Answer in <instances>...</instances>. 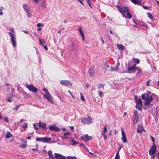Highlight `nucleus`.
Masks as SVG:
<instances>
[{
	"instance_id": "obj_63",
	"label": "nucleus",
	"mask_w": 159,
	"mask_h": 159,
	"mask_svg": "<svg viewBox=\"0 0 159 159\" xmlns=\"http://www.w3.org/2000/svg\"><path fill=\"white\" fill-rule=\"evenodd\" d=\"M7 101L9 102H11L12 101V100L11 99H9V98H8L7 99Z\"/></svg>"
},
{
	"instance_id": "obj_53",
	"label": "nucleus",
	"mask_w": 159,
	"mask_h": 159,
	"mask_svg": "<svg viewBox=\"0 0 159 159\" xmlns=\"http://www.w3.org/2000/svg\"><path fill=\"white\" fill-rule=\"evenodd\" d=\"M105 66L106 69H107L109 67V65H107V64H106L105 65Z\"/></svg>"
},
{
	"instance_id": "obj_8",
	"label": "nucleus",
	"mask_w": 159,
	"mask_h": 159,
	"mask_svg": "<svg viewBox=\"0 0 159 159\" xmlns=\"http://www.w3.org/2000/svg\"><path fill=\"white\" fill-rule=\"evenodd\" d=\"M26 87L30 91L34 93H36L38 90V89L36 87L34 86L32 84H27L26 85Z\"/></svg>"
},
{
	"instance_id": "obj_22",
	"label": "nucleus",
	"mask_w": 159,
	"mask_h": 159,
	"mask_svg": "<svg viewBox=\"0 0 159 159\" xmlns=\"http://www.w3.org/2000/svg\"><path fill=\"white\" fill-rule=\"evenodd\" d=\"M117 47L120 50L122 51L124 49V46L121 44H118Z\"/></svg>"
},
{
	"instance_id": "obj_42",
	"label": "nucleus",
	"mask_w": 159,
	"mask_h": 159,
	"mask_svg": "<svg viewBox=\"0 0 159 159\" xmlns=\"http://www.w3.org/2000/svg\"><path fill=\"white\" fill-rule=\"evenodd\" d=\"M86 2H87V3H88V4H89V5L90 7L91 8H92V6L91 5V2H90V0H86Z\"/></svg>"
},
{
	"instance_id": "obj_6",
	"label": "nucleus",
	"mask_w": 159,
	"mask_h": 159,
	"mask_svg": "<svg viewBox=\"0 0 159 159\" xmlns=\"http://www.w3.org/2000/svg\"><path fill=\"white\" fill-rule=\"evenodd\" d=\"M133 113V124L134 125H135L139 121V117L138 115V112L137 110H134Z\"/></svg>"
},
{
	"instance_id": "obj_19",
	"label": "nucleus",
	"mask_w": 159,
	"mask_h": 159,
	"mask_svg": "<svg viewBox=\"0 0 159 159\" xmlns=\"http://www.w3.org/2000/svg\"><path fill=\"white\" fill-rule=\"evenodd\" d=\"M88 72L91 77H93L95 75V72L93 69H89L88 70Z\"/></svg>"
},
{
	"instance_id": "obj_23",
	"label": "nucleus",
	"mask_w": 159,
	"mask_h": 159,
	"mask_svg": "<svg viewBox=\"0 0 159 159\" xmlns=\"http://www.w3.org/2000/svg\"><path fill=\"white\" fill-rule=\"evenodd\" d=\"M118 68V66H116L115 67H112V66H111V69L110 70L112 72L113 71H116L117 70Z\"/></svg>"
},
{
	"instance_id": "obj_40",
	"label": "nucleus",
	"mask_w": 159,
	"mask_h": 159,
	"mask_svg": "<svg viewBox=\"0 0 159 159\" xmlns=\"http://www.w3.org/2000/svg\"><path fill=\"white\" fill-rule=\"evenodd\" d=\"M21 106V105H16L14 109L16 111H17V109L18 108Z\"/></svg>"
},
{
	"instance_id": "obj_45",
	"label": "nucleus",
	"mask_w": 159,
	"mask_h": 159,
	"mask_svg": "<svg viewBox=\"0 0 159 159\" xmlns=\"http://www.w3.org/2000/svg\"><path fill=\"white\" fill-rule=\"evenodd\" d=\"M27 146V144H24L21 146H20V147H21L22 148H25Z\"/></svg>"
},
{
	"instance_id": "obj_34",
	"label": "nucleus",
	"mask_w": 159,
	"mask_h": 159,
	"mask_svg": "<svg viewBox=\"0 0 159 159\" xmlns=\"http://www.w3.org/2000/svg\"><path fill=\"white\" fill-rule=\"evenodd\" d=\"M104 85L102 84H99L98 85V89L102 88L103 89H104Z\"/></svg>"
},
{
	"instance_id": "obj_60",
	"label": "nucleus",
	"mask_w": 159,
	"mask_h": 159,
	"mask_svg": "<svg viewBox=\"0 0 159 159\" xmlns=\"http://www.w3.org/2000/svg\"><path fill=\"white\" fill-rule=\"evenodd\" d=\"M44 48L46 50H47L48 49V47L46 45H45L44 46Z\"/></svg>"
},
{
	"instance_id": "obj_12",
	"label": "nucleus",
	"mask_w": 159,
	"mask_h": 159,
	"mask_svg": "<svg viewBox=\"0 0 159 159\" xmlns=\"http://www.w3.org/2000/svg\"><path fill=\"white\" fill-rule=\"evenodd\" d=\"M92 137L89 136L87 134H84L81 137V139L84 141L92 140Z\"/></svg>"
},
{
	"instance_id": "obj_44",
	"label": "nucleus",
	"mask_w": 159,
	"mask_h": 159,
	"mask_svg": "<svg viewBox=\"0 0 159 159\" xmlns=\"http://www.w3.org/2000/svg\"><path fill=\"white\" fill-rule=\"evenodd\" d=\"M37 125H38V124L37 123L34 124V125H33L34 127V128L36 130L38 129V128L37 127Z\"/></svg>"
},
{
	"instance_id": "obj_7",
	"label": "nucleus",
	"mask_w": 159,
	"mask_h": 159,
	"mask_svg": "<svg viewBox=\"0 0 159 159\" xmlns=\"http://www.w3.org/2000/svg\"><path fill=\"white\" fill-rule=\"evenodd\" d=\"M8 33L9 34L11 37V40L12 45L14 47H15L16 46V38L15 36V34H11V33L10 32H9Z\"/></svg>"
},
{
	"instance_id": "obj_18",
	"label": "nucleus",
	"mask_w": 159,
	"mask_h": 159,
	"mask_svg": "<svg viewBox=\"0 0 159 159\" xmlns=\"http://www.w3.org/2000/svg\"><path fill=\"white\" fill-rule=\"evenodd\" d=\"M39 126L40 128H42L44 129H45L47 128L45 123H43L41 121L39 122Z\"/></svg>"
},
{
	"instance_id": "obj_58",
	"label": "nucleus",
	"mask_w": 159,
	"mask_h": 159,
	"mask_svg": "<svg viewBox=\"0 0 159 159\" xmlns=\"http://www.w3.org/2000/svg\"><path fill=\"white\" fill-rule=\"evenodd\" d=\"M149 81L148 80V81L147 82V83H146V85H147V86H149Z\"/></svg>"
},
{
	"instance_id": "obj_20",
	"label": "nucleus",
	"mask_w": 159,
	"mask_h": 159,
	"mask_svg": "<svg viewBox=\"0 0 159 159\" xmlns=\"http://www.w3.org/2000/svg\"><path fill=\"white\" fill-rule=\"evenodd\" d=\"M135 70L137 71V72L136 73V75H139V76H141V72L142 70L141 69L138 67H136Z\"/></svg>"
},
{
	"instance_id": "obj_41",
	"label": "nucleus",
	"mask_w": 159,
	"mask_h": 159,
	"mask_svg": "<svg viewBox=\"0 0 159 159\" xmlns=\"http://www.w3.org/2000/svg\"><path fill=\"white\" fill-rule=\"evenodd\" d=\"M9 30L12 32V33L11 34H15V32L14 30V29L12 28H11L9 29Z\"/></svg>"
},
{
	"instance_id": "obj_27",
	"label": "nucleus",
	"mask_w": 159,
	"mask_h": 159,
	"mask_svg": "<svg viewBox=\"0 0 159 159\" xmlns=\"http://www.w3.org/2000/svg\"><path fill=\"white\" fill-rule=\"evenodd\" d=\"M120 150V148L119 149L118 151H117V152L116 153V156L115 158V159H120V156H119V151Z\"/></svg>"
},
{
	"instance_id": "obj_61",
	"label": "nucleus",
	"mask_w": 159,
	"mask_h": 159,
	"mask_svg": "<svg viewBox=\"0 0 159 159\" xmlns=\"http://www.w3.org/2000/svg\"><path fill=\"white\" fill-rule=\"evenodd\" d=\"M81 36H82V40L84 41V35H83Z\"/></svg>"
},
{
	"instance_id": "obj_30",
	"label": "nucleus",
	"mask_w": 159,
	"mask_h": 159,
	"mask_svg": "<svg viewBox=\"0 0 159 159\" xmlns=\"http://www.w3.org/2000/svg\"><path fill=\"white\" fill-rule=\"evenodd\" d=\"M106 133V132H104L103 131L102 132V134L103 136L104 139L105 140L107 139V137L106 134H105Z\"/></svg>"
},
{
	"instance_id": "obj_59",
	"label": "nucleus",
	"mask_w": 159,
	"mask_h": 159,
	"mask_svg": "<svg viewBox=\"0 0 159 159\" xmlns=\"http://www.w3.org/2000/svg\"><path fill=\"white\" fill-rule=\"evenodd\" d=\"M34 0V2L38 4L39 0Z\"/></svg>"
},
{
	"instance_id": "obj_10",
	"label": "nucleus",
	"mask_w": 159,
	"mask_h": 159,
	"mask_svg": "<svg viewBox=\"0 0 159 159\" xmlns=\"http://www.w3.org/2000/svg\"><path fill=\"white\" fill-rule=\"evenodd\" d=\"M156 146L155 143H153V145L151 147L149 152V154L150 155H152L156 152Z\"/></svg>"
},
{
	"instance_id": "obj_4",
	"label": "nucleus",
	"mask_w": 159,
	"mask_h": 159,
	"mask_svg": "<svg viewBox=\"0 0 159 159\" xmlns=\"http://www.w3.org/2000/svg\"><path fill=\"white\" fill-rule=\"evenodd\" d=\"M36 140L37 141H40L44 143H48L51 140V138L50 137L48 138L47 137L43 138L37 137L36 139Z\"/></svg>"
},
{
	"instance_id": "obj_24",
	"label": "nucleus",
	"mask_w": 159,
	"mask_h": 159,
	"mask_svg": "<svg viewBox=\"0 0 159 159\" xmlns=\"http://www.w3.org/2000/svg\"><path fill=\"white\" fill-rule=\"evenodd\" d=\"M133 61H134L135 63L137 64H139L140 62V60L139 59L136 58H133L131 62Z\"/></svg>"
},
{
	"instance_id": "obj_2",
	"label": "nucleus",
	"mask_w": 159,
	"mask_h": 159,
	"mask_svg": "<svg viewBox=\"0 0 159 159\" xmlns=\"http://www.w3.org/2000/svg\"><path fill=\"white\" fill-rule=\"evenodd\" d=\"M116 7L117 8L118 10L121 13L122 16L123 17H127L129 19L132 18V16L129 13V11L127 8L125 7H123L122 6H117Z\"/></svg>"
},
{
	"instance_id": "obj_26",
	"label": "nucleus",
	"mask_w": 159,
	"mask_h": 159,
	"mask_svg": "<svg viewBox=\"0 0 159 159\" xmlns=\"http://www.w3.org/2000/svg\"><path fill=\"white\" fill-rule=\"evenodd\" d=\"M131 2L135 4L140 5V2L137 0H130Z\"/></svg>"
},
{
	"instance_id": "obj_33",
	"label": "nucleus",
	"mask_w": 159,
	"mask_h": 159,
	"mask_svg": "<svg viewBox=\"0 0 159 159\" xmlns=\"http://www.w3.org/2000/svg\"><path fill=\"white\" fill-rule=\"evenodd\" d=\"M78 31H79V32L80 33L81 35H84L83 30L81 28H79Z\"/></svg>"
},
{
	"instance_id": "obj_14",
	"label": "nucleus",
	"mask_w": 159,
	"mask_h": 159,
	"mask_svg": "<svg viewBox=\"0 0 159 159\" xmlns=\"http://www.w3.org/2000/svg\"><path fill=\"white\" fill-rule=\"evenodd\" d=\"M49 129L51 130H53L56 132L59 131L60 129L58 128L55 125L49 127Z\"/></svg>"
},
{
	"instance_id": "obj_43",
	"label": "nucleus",
	"mask_w": 159,
	"mask_h": 159,
	"mask_svg": "<svg viewBox=\"0 0 159 159\" xmlns=\"http://www.w3.org/2000/svg\"><path fill=\"white\" fill-rule=\"evenodd\" d=\"M39 41L40 44H41L42 45H43L45 43V42L44 41H43V40H42L40 38L39 39Z\"/></svg>"
},
{
	"instance_id": "obj_52",
	"label": "nucleus",
	"mask_w": 159,
	"mask_h": 159,
	"mask_svg": "<svg viewBox=\"0 0 159 159\" xmlns=\"http://www.w3.org/2000/svg\"><path fill=\"white\" fill-rule=\"evenodd\" d=\"M121 134H125V132H124V131L123 129V128H122L121 129Z\"/></svg>"
},
{
	"instance_id": "obj_29",
	"label": "nucleus",
	"mask_w": 159,
	"mask_h": 159,
	"mask_svg": "<svg viewBox=\"0 0 159 159\" xmlns=\"http://www.w3.org/2000/svg\"><path fill=\"white\" fill-rule=\"evenodd\" d=\"M71 140L73 143V145H74L78 143V142L76 141L75 139H74L73 138H71Z\"/></svg>"
},
{
	"instance_id": "obj_47",
	"label": "nucleus",
	"mask_w": 159,
	"mask_h": 159,
	"mask_svg": "<svg viewBox=\"0 0 159 159\" xmlns=\"http://www.w3.org/2000/svg\"><path fill=\"white\" fill-rule=\"evenodd\" d=\"M103 131L104 132L107 133V126L106 125H105V127L104 128V130L102 131Z\"/></svg>"
},
{
	"instance_id": "obj_13",
	"label": "nucleus",
	"mask_w": 159,
	"mask_h": 159,
	"mask_svg": "<svg viewBox=\"0 0 159 159\" xmlns=\"http://www.w3.org/2000/svg\"><path fill=\"white\" fill-rule=\"evenodd\" d=\"M60 83L61 85L65 86H68L69 85L70 86L72 85L71 83L67 80H61L60 81Z\"/></svg>"
},
{
	"instance_id": "obj_1",
	"label": "nucleus",
	"mask_w": 159,
	"mask_h": 159,
	"mask_svg": "<svg viewBox=\"0 0 159 159\" xmlns=\"http://www.w3.org/2000/svg\"><path fill=\"white\" fill-rule=\"evenodd\" d=\"M155 95L150 93H145L141 95V97L143 100V101L144 104L145 105H149L152 102Z\"/></svg>"
},
{
	"instance_id": "obj_36",
	"label": "nucleus",
	"mask_w": 159,
	"mask_h": 159,
	"mask_svg": "<svg viewBox=\"0 0 159 159\" xmlns=\"http://www.w3.org/2000/svg\"><path fill=\"white\" fill-rule=\"evenodd\" d=\"M148 17L150 19H152L153 18L151 14L149 12L147 13Z\"/></svg>"
},
{
	"instance_id": "obj_32",
	"label": "nucleus",
	"mask_w": 159,
	"mask_h": 159,
	"mask_svg": "<svg viewBox=\"0 0 159 159\" xmlns=\"http://www.w3.org/2000/svg\"><path fill=\"white\" fill-rule=\"evenodd\" d=\"M40 6L42 7H43V8H45L46 7V6L45 5V1H44L42 2L41 3Z\"/></svg>"
},
{
	"instance_id": "obj_31",
	"label": "nucleus",
	"mask_w": 159,
	"mask_h": 159,
	"mask_svg": "<svg viewBox=\"0 0 159 159\" xmlns=\"http://www.w3.org/2000/svg\"><path fill=\"white\" fill-rule=\"evenodd\" d=\"M70 133L69 132H66L64 134V137L63 138L65 139H68L69 137H68L66 136V135L68 134L70 135Z\"/></svg>"
},
{
	"instance_id": "obj_48",
	"label": "nucleus",
	"mask_w": 159,
	"mask_h": 159,
	"mask_svg": "<svg viewBox=\"0 0 159 159\" xmlns=\"http://www.w3.org/2000/svg\"><path fill=\"white\" fill-rule=\"evenodd\" d=\"M48 153L49 156H50L51 155H52V151H49Z\"/></svg>"
},
{
	"instance_id": "obj_51",
	"label": "nucleus",
	"mask_w": 159,
	"mask_h": 159,
	"mask_svg": "<svg viewBox=\"0 0 159 159\" xmlns=\"http://www.w3.org/2000/svg\"><path fill=\"white\" fill-rule=\"evenodd\" d=\"M81 99L83 102H84L85 101V99L83 96L81 97Z\"/></svg>"
},
{
	"instance_id": "obj_28",
	"label": "nucleus",
	"mask_w": 159,
	"mask_h": 159,
	"mask_svg": "<svg viewBox=\"0 0 159 159\" xmlns=\"http://www.w3.org/2000/svg\"><path fill=\"white\" fill-rule=\"evenodd\" d=\"M43 90L45 93V94H43V95H46L47 94H49L50 93H49V92H48V89L46 88H44L43 89Z\"/></svg>"
},
{
	"instance_id": "obj_39",
	"label": "nucleus",
	"mask_w": 159,
	"mask_h": 159,
	"mask_svg": "<svg viewBox=\"0 0 159 159\" xmlns=\"http://www.w3.org/2000/svg\"><path fill=\"white\" fill-rule=\"evenodd\" d=\"M22 127L23 128L25 129L27 127V124L26 123H24L22 126Z\"/></svg>"
},
{
	"instance_id": "obj_62",
	"label": "nucleus",
	"mask_w": 159,
	"mask_h": 159,
	"mask_svg": "<svg viewBox=\"0 0 159 159\" xmlns=\"http://www.w3.org/2000/svg\"><path fill=\"white\" fill-rule=\"evenodd\" d=\"M23 32L26 34H28V31L27 30H24Z\"/></svg>"
},
{
	"instance_id": "obj_9",
	"label": "nucleus",
	"mask_w": 159,
	"mask_h": 159,
	"mask_svg": "<svg viewBox=\"0 0 159 159\" xmlns=\"http://www.w3.org/2000/svg\"><path fill=\"white\" fill-rule=\"evenodd\" d=\"M131 62H130L128 63V66L127 67V70L129 71V73H131L132 72V71L133 70H135V68H136V64H134L132 66H131Z\"/></svg>"
},
{
	"instance_id": "obj_57",
	"label": "nucleus",
	"mask_w": 159,
	"mask_h": 159,
	"mask_svg": "<svg viewBox=\"0 0 159 159\" xmlns=\"http://www.w3.org/2000/svg\"><path fill=\"white\" fill-rule=\"evenodd\" d=\"M70 130H73L74 129V127L73 126H70Z\"/></svg>"
},
{
	"instance_id": "obj_56",
	"label": "nucleus",
	"mask_w": 159,
	"mask_h": 159,
	"mask_svg": "<svg viewBox=\"0 0 159 159\" xmlns=\"http://www.w3.org/2000/svg\"><path fill=\"white\" fill-rule=\"evenodd\" d=\"M49 158H50H50H51V159H54L53 155L52 154L51 155V156H49Z\"/></svg>"
},
{
	"instance_id": "obj_17",
	"label": "nucleus",
	"mask_w": 159,
	"mask_h": 159,
	"mask_svg": "<svg viewBox=\"0 0 159 159\" xmlns=\"http://www.w3.org/2000/svg\"><path fill=\"white\" fill-rule=\"evenodd\" d=\"M23 8L25 11L28 14H30V10L29 9L28 6L27 4H24L23 5Z\"/></svg>"
},
{
	"instance_id": "obj_46",
	"label": "nucleus",
	"mask_w": 159,
	"mask_h": 159,
	"mask_svg": "<svg viewBox=\"0 0 159 159\" xmlns=\"http://www.w3.org/2000/svg\"><path fill=\"white\" fill-rule=\"evenodd\" d=\"M4 120L5 121H6L7 123H9V120L8 118L7 117H6L4 118Z\"/></svg>"
},
{
	"instance_id": "obj_50",
	"label": "nucleus",
	"mask_w": 159,
	"mask_h": 159,
	"mask_svg": "<svg viewBox=\"0 0 159 159\" xmlns=\"http://www.w3.org/2000/svg\"><path fill=\"white\" fill-rule=\"evenodd\" d=\"M150 137H151V139L152 140V141L154 143L155 140L154 139V137L152 136H151V135H150Z\"/></svg>"
},
{
	"instance_id": "obj_15",
	"label": "nucleus",
	"mask_w": 159,
	"mask_h": 159,
	"mask_svg": "<svg viewBox=\"0 0 159 159\" xmlns=\"http://www.w3.org/2000/svg\"><path fill=\"white\" fill-rule=\"evenodd\" d=\"M55 159H66V157L61 154L55 153Z\"/></svg>"
},
{
	"instance_id": "obj_54",
	"label": "nucleus",
	"mask_w": 159,
	"mask_h": 159,
	"mask_svg": "<svg viewBox=\"0 0 159 159\" xmlns=\"http://www.w3.org/2000/svg\"><path fill=\"white\" fill-rule=\"evenodd\" d=\"M101 40L102 41V43L103 44H104L105 43V42L103 40V38H102V37H101Z\"/></svg>"
},
{
	"instance_id": "obj_64",
	"label": "nucleus",
	"mask_w": 159,
	"mask_h": 159,
	"mask_svg": "<svg viewBox=\"0 0 159 159\" xmlns=\"http://www.w3.org/2000/svg\"><path fill=\"white\" fill-rule=\"evenodd\" d=\"M143 7L145 9H147L148 8V7L146 6H143Z\"/></svg>"
},
{
	"instance_id": "obj_49",
	"label": "nucleus",
	"mask_w": 159,
	"mask_h": 159,
	"mask_svg": "<svg viewBox=\"0 0 159 159\" xmlns=\"http://www.w3.org/2000/svg\"><path fill=\"white\" fill-rule=\"evenodd\" d=\"M43 25L41 23H38L37 24V26L38 27H41L43 26Z\"/></svg>"
},
{
	"instance_id": "obj_37",
	"label": "nucleus",
	"mask_w": 159,
	"mask_h": 159,
	"mask_svg": "<svg viewBox=\"0 0 159 159\" xmlns=\"http://www.w3.org/2000/svg\"><path fill=\"white\" fill-rule=\"evenodd\" d=\"M4 9V7H0V16L2 15L3 14L2 11Z\"/></svg>"
},
{
	"instance_id": "obj_5",
	"label": "nucleus",
	"mask_w": 159,
	"mask_h": 159,
	"mask_svg": "<svg viewBox=\"0 0 159 159\" xmlns=\"http://www.w3.org/2000/svg\"><path fill=\"white\" fill-rule=\"evenodd\" d=\"M81 122L84 124L89 125L92 123V119L90 116H88V117H82L81 118Z\"/></svg>"
},
{
	"instance_id": "obj_35",
	"label": "nucleus",
	"mask_w": 159,
	"mask_h": 159,
	"mask_svg": "<svg viewBox=\"0 0 159 159\" xmlns=\"http://www.w3.org/2000/svg\"><path fill=\"white\" fill-rule=\"evenodd\" d=\"M67 159H76L77 158L75 157V156H68L67 157Z\"/></svg>"
},
{
	"instance_id": "obj_11",
	"label": "nucleus",
	"mask_w": 159,
	"mask_h": 159,
	"mask_svg": "<svg viewBox=\"0 0 159 159\" xmlns=\"http://www.w3.org/2000/svg\"><path fill=\"white\" fill-rule=\"evenodd\" d=\"M43 97L44 98H46L52 104L54 103L53 98L50 93L46 95H43Z\"/></svg>"
},
{
	"instance_id": "obj_3",
	"label": "nucleus",
	"mask_w": 159,
	"mask_h": 159,
	"mask_svg": "<svg viewBox=\"0 0 159 159\" xmlns=\"http://www.w3.org/2000/svg\"><path fill=\"white\" fill-rule=\"evenodd\" d=\"M134 99L136 103V107L140 111L142 110V107L143 106L142 102L140 98H138V97L136 96H134Z\"/></svg>"
},
{
	"instance_id": "obj_38",
	"label": "nucleus",
	"mask_w": 159,
	"mask_h": 159,
	"mask_svg": "<svg viewBox=\"0 0 159 159\" xmlns=\"http://www.w3.org/2000/svg\"><path fill=\"white\" fill-rule=\"evenodd\" d=\"M99 95L101 98H102L103 96H104L103 95V93L101 90H100L99 91Z\"/></svg>"
},
{
	"instance_id": "obj_21",
	"label": "nucleus",
	"mask_w": 159,
	"mask_h": 159,
	"mask_svg": "<svg viewBox=\"0 0 159 159\" xmlns=\"http://www.w3.org/2000/svg\"><path fill=\"white\" fill-rule=\"evenodd\" d=\"M122 137L121 138V139L123 142L126 143L127 142L125 134H122Z\"/></svg>"
},
{
	"instance_id": "obj_16",
	"label": "nucleus",
	"mask_w": 159,
	"mask_h": 159,
	"mask_svg": "<svg viewBox=\"0 0 159 159\" xmlns=\"http://www.w3.org/2000/svg\"><path fill=\"white\" fill-rule=\"evenodd\" d=\"M143 130V128L142 124H140L137 128V131L139 133H141Z\"/></svg>"
},
{
	"instance_id": "obj_25",
	"label": "nucleus",
	"mask_w": 159,
	"mask_h": 159,
	"mask_svg": "<svg viewBox=\"0 0 159 159\" xmlns=\"http://www.w3.org/2000/svg\"><path fill=\"white\" fill-rule=\"evenodd\" d=\"M12 136V135L10 132L8 131L6 134V138H11Z\"/></svg>"
},
{
	"instance_id": "obj_55",
	"label": "nucleus",
	"mask_w": 159,
	"mask_h": 159,
	"mask_svg": "<svg viewBox=\"0 0 159 159\" xmlns=\"http://www.w3.org/2000/svg\"><path fill=\"white\" fill-rule=\"evenodd\" d=\"M151 156H152V157L151 158V159H154L155 158V156L154 154Z\"/></svg>"
}]
</instances>
